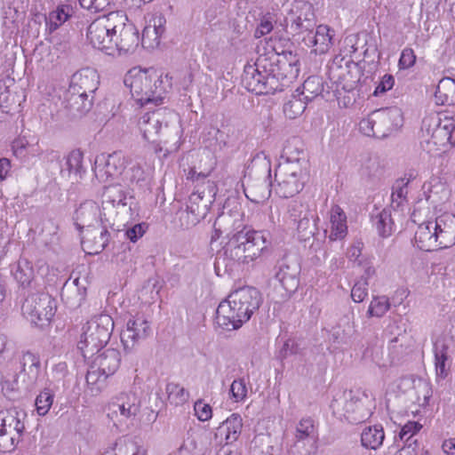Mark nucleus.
Returning <instances> with one entry per match:
<instances>
[{
	"instance_id": "423d86ee",
	"label": "nucleus",
	"mask_w": 455,
	"mask_h": 455,
	"mask_svg": "<svg viewBox=\"0 0 455 455\" xmlns=\"http://www.w3.org/2000/svg\"><path fill=\"white\" fill-rule=\"evenodd\" d=\"M114 330V321L109 315L93 316L82 328L77 347L84 358L98 354L108 342Z\"/></svg>"
},
{
	"instance_id": "7c9ffc66",
	"label": "nucleus",
	"mask_w": 455,
	"mask_h": 455,
	"mask_svg": "<svg viewBox=\"0 0 455 455\" xmlns=\"http://www.w3.org/2000/svg\"><path fill=\"white\" fill-rule=\"evenodd\" d=\"M435 98L437 104L455 105V79L450 77L442 78L437 84Z\"/></svg>"
},
{
	"instance_id": "052dcab7",
	"label": "nucleus",
	"mask_w": 455,
	"mask_h": 455,
	"mask_svg": "<svg viewBox=\"0 0 455 455\" xmlns=\"http://www.w3.org/2000/svg\"><path fill=\"white\" fill-rule=\"evenodd\" d=\"M194 410L200 421H206L212 416V407L204 403L202 400H198L195 403Z\"/></svg>"
},
{
	"instance_id": "338daca9",
	"label": "nucleus",
	"mask_w": 455,
	"mask_h": 455,
	"mask_svg": "<svg viewBox=\"0 0 455 455\" xmlns=\"http://www.w3.org/2000/svg\"><path fill=\"white\" fill-rule=\"evenodd\" d=\"M146 231L144 224H136L133 227L128 228L124 235L129 239L131 242L135 243L139 238H140Z\"/></svg>"
},
{
	"instance_id": "4468645a",
	"label": "nucleus",
	"mask_w": 455,
	"mask_h": 455,
	"mask_svg": "<svg viewBox=\"0 0 455 455\" xmlns=\"http://www.w3.org/2000/svg\"><path fill=\"white\" fill-rule=\"evenodd\" d=\"M211 200L205 198L204 191L193 192L187 203L186 210L180 212V220L181 227L190 228L204 220L209 211Z\"/></svg>"
},
{
	"instance_id": "58836bf2",
	"label": "nucleus",
	"mask_w": 455,
	"mask_h": 455,
	"mask_svg": "<svg viewBox=\"0 0 455 455\" xmlns=\"http://www.w3.org/2000/svg\"><path fill=\"white\" fill-rule=\"evenodd\" d=\"M162 289L160 278L156 275L149 277L140 289V298L147 302H155Z\"/></svg>"
},
{
	"instance_id": "20e7f679",
	"label": "nucleus",
	"mask_w": 455,
	"mask_h": 455,
	"mask_svg": "<svg viewBox=\"0 0 455 455\" xmlns=\"http://www.w3.org/2000/svg\"><path fill=\"white\" fill-rule=\"evenodd\" d=\"M299 10L304 11V18H302V12L292 18L291 24L292 39L299 44L303 43L307 47H315L314 49L315 53L322 54L326 52L332 44L330 28L325 25H320L316 28L315 32L313 33L315 22L312 18L311 5L303 1H296L292 4L290 14H296Z\"/></svg>"
},
{
	"instance_id": "6e6552de",
	"label": "nucleus",
	"mask_w": 455,
	"mask_h": 455,
	"mask_svg": "<svg viewBox=\"0 0 455 455\" xmlns=\"http://www.w3.org/2000/svg\"><path fill=\"white\" fill-rule=\"evenodd\" d=\"M401 125L402 113L399 108H380L362 119L359 123V130L366 136L381 139Z\"/></svg>"
},
{
	"instance_id": "6ab92c4d",
	"label": "nucleus",
	"mask_w": 455,
	"mask_h": 455,
	"mask_svg": "<svg viewBox=\"0 0 455 455\" xmlns=\"http://www.w3.org/2000/svg\"><path fill=\"white\" fill-rule=\"evenodd\" d=\"M99 76L95 69L91 68H83L76 72L72 76L68 90L83 93L84 96L93 97L98 89Z\"/></svg>"
},
{
	"instance_id": "c03bdc74",
	"label": "nucleus",
	"mask_w": 455,
	"mask_h": 455,
	"mask_svg": "<svg viewBox=\"0 0 455 455\" xmlns=\"http://www.w3.org/2000/svg\"><path fill=\"white\" fill-rule=\"evenodd\" d=\"M283 73L275 74L274 70H271V73L267 74V77L264 80V87L266 92L264 94H274L276 92H283Z\"/></svg>"
},
{
	"instance_id": "774afa93",
	"label": "nucleus",
	"mask_w": 455,
	"mask_h": 455,
	"mask_svg": "<svg viewBox=\"0 0 455 455\" xmlns=\"http://www.w3.org/2000/svg\"><path fill=\"white\" fill-rule=\"evenodd\" d=\"M441 193L440 199H446L450 195V191L444 188L443 184L434 185L429 190V195L427 196V200L432 203H436L435 196Z\"/></svg>"
},
{
	"instance_id": "37998d69",
	"label": "nucleus",
	"mask_w": 455,
	"mask_h": 455,
	"mask_svg": "<svg viewBox=\"0 0 455 455\" xmlns=\"http://www.w3.org/2000/svg\"><path fill=\"white\" fill-rule=\"evenodd\" d=\"M153 21L154 25L152 27L148 26L143 30L141 38L142 44H144L147 38H150L153 36V40L156 43V44H159V39L164 32V23L165 22V20L163 17H158L155 18Z\"/></svg>"
},
{
	"instance_id": "0e129e2a",
	"label": "nucleus",
	"mask_w": 455,
	"mask_h": 455,
	"mask_svg": "<svg viewBox=\"0 0 455 455\" xmlns=\"http://www.w3.org/2000/svg\"><path fill=\"white\" fill-rule=\"evenodd\" d=\"M259 187L262 189V192L259 195H256L254 193L253 187L248 188V190H249V193L251 194V196L249 194H247L246 189H244L247 198H249L251 201L257 203V204L264 201L266 198H267L270 196V193H271V190H268L267 187L264 183L260 184Z\"/></svg>"
},
{
	"instance_id": "dca6fc26",
	"label": "nucleus",
	"mask_w": 455,
	"mask_h": 455,
	"mask_svg": "<svg viewBox=\"0 0 455 455\" xmlns=\"http://www.w3.org/2000/svg\"><path fill=\"white\" fill-rule=\"evenodd\" d=\"M398 388L407 395L411 403L426 406L432 395L430 384L422 378L403 377L400 379Z\"/></svg>"
},
{
	"instance_id": "ea45409f",
	"label": "nucleus",
	"mask_w": 455,
	"mask_h": 455,
	"mask_svg": "<svg viewBox=\"0 0 455 455\" xmlns=\"http://www.w3.org/2000/svg\"><path fill=\"white\" fill-rule=\"evenodd\" d=\"M390 308L389 299L386 296H376L373 297L370 303L367 315L369 317H381Z\"/></svg>"
},
{
	"instance_id": "e2e57ef3",
	"label": "nucleus",
	"mask_w": 455,
	"mask_h": 455,
	"mask_svg": "<svg viewBox=\"0 0 455 455\" xmlns=\"http://www.w3.org/2000/svg\"><path fill=\"white\" fill-rule=\"evenodd\" d=\"M416 61V56L414 52L411 48H405L403 50L400 60H399V67L401 68H411Z\"/></svg>"
},
{
	"instance_id": "393cba45",
	"label": "nucleus",
	"mask_w": 455,
	"mask_h": 455,
	"mask_svg": "<svg viewBox=\"0 0 455 455\" xmlns=\"http://www.w3.org/2000/svg\"><path fill=\"white\" fill-rule=\"evenodd\" d=\"M435 228L440 248H449L455 244V215L443 214L436 218Z\"/></svg>"
},
{
	"instance_id": "c756f323",
	"label": "nucleus",
	"mask_w": 455,
	"mask_h": 455,
	"mask_svg": "<svg viewBox=\"0 0 455 455\" xmlns=\"http://www.w3.org/2000/svg\"><path fill=\"white\" fill-rule=\"evenodd\" d=\"M104 455H147L146 451L139 445L138 442L128 435L116 439L110 451Z\"/></svg>"
},
{
	"instance_id": "ddd939ff",
	"label": "nucleus",
	"mask_w": 455,
	"mask_h": 455,
	"mask_svg": "<svg viewBox=\"0 0 455 455\" xmlns=\"http://www.w3.org/2000/svg\"><path fill=\"white\" fill-rule=\"evenodd\" d=\"M427 125V132L431 135V142L438 148L455 146V120L439 114L426 117L423 121Z\"/></svg>"
},
{
	"instance_id": "bf43d9fd",
	"label": "nucleus",
	"mask_w": 455,
	"mask_h": 455,
	"mask_svg": "<svg viewBox=\"0 0 455 455\" xmlns=\"http://www.w3.org/2000/svg\"><path fill=\"white\" fill-rule=\"evenodd\" d=\"M422 426L418 422H408L405 424L399 433V438L402 441L409 442L413 435L421 429Z\"/></svg>"
},
{
	"instance_id": "4c0bfd02",
	"label": "nucleus",
	"mask_w": 455,
	"mask_h": 455,
	"mask_svg": "<svg viewBox=\"0 0 455 455\" xmlns=\"http://www.w3.org/2000/svg\"><path fill=\"white\" fill-rule=\"evenodd\" d=\"M295 224L297 225L299 238L300 240L307 241L316 232V225L312 212L297 219V222Z\"/></svg>"
},
{
	"instance_id": "412c9836",
	"label": "nucleus",
	"mask_w": 455,
	"mask_h": 455,
	"mask_svg": "<svg viewBox=\"0 0 455 455\" xmlns=\"http://www.w3.org/2000/svg\"><path fill=\"white\" fill-rule=\"evenodd\" d=\"M243 428V419L238 413L231 414L224 420L214 433V440L218 444L228 445L239 438Z\"/></svg>"
},
{
	"instance_id": "4be33fe9",
	"label": "nucleus",
	"mask_w": 455,
	"mask_h": 455,
	"mask_svg": "<svg viewBox=\"0 0 455 455\" xmlns=\"http://www.w3.org/2000/svg\"><path fill=\"white\" fill-rule=\"evenodd\" d=\"M26 413L18 408H10L6 411H0V428L9 435L16 436L22 439L25 431L24 419Z\"/></svg>"
},
{
	"instance_id": "b1692460",
	"label": "nucleus",
	"mask_w": 455,
	"mask_h": 455,
	"mask_svg": "<svg viewBox=\"0 0 455 455\" xmlns=\"http://www.w3.org/2000/svg\"><path fill=\"white\" fill-rule=\"evenodd\" d=\"M435 229V221H427L418 227L414 241L419 250L432 251L440 249L438 235Z\"/></svg>"
},
{
	"instance_id": "39448f33",
	"label": "nucleus",
	"mask_w": 455,
	"mask_h": 455,
	"mask_svg": "<svg viewBox=\"0 0 455 455\" xmlns=\"http://www.w3.org/2000/svg\"><path fill=\"white\" fill-rule=\"evenodd\" d=\"M173 114L166 108H157L148 111L140 116L138 126L145 140L156 144L155 151L158 153L163 150L160 144H173V147L166 151L177 149V143L180 139L179 129L176 125L169 124V118Z\"/></svg>"
},
{
	"instance_id": "3c124183",
	"label": "nucleus",
	"mask_w": 455,
	"mask_h": 455,
	"mask_svg": "<svg viewBox=\"0 0 455 455\" xmlns=\"http://www.w3.org/2000/svg\"><path fill=\"white\" fill-rule=\"evenodd\" d=\"M289 218L293 223L297 222V219L308 214L310 212L307 205H304L297 200H292L288 205Z\"/></svg>"
},
{
	"instance_id": "a878e982",
	"label": "nucleus",
	"mask_w": 455,
	"mask_h": 455,
	"mask_svg": "<svg viewBox=\"0 0 455 455\" xmlns=\"http://www.w3.org/2000/svg\"><path fill=\"white\" fill-rule=\"evenodd\" d=\"M84 155L79 149L72 150L66 157L64 163L60 164V174L62 177L68 178L72 182L78 181L85 173V168L83 165Z\"/></svg>"
},
{
	"instance_id": "680f3d73",
	"label": "nucleus",
	"mask_w": 455,
	"mask_h": 455,
	"mask_svg": "<svg viewBox=\"0 0 455 455\" xmlns=\"http://www.w3.org/2000/svg\"><path fill=\"white\" fill-rule=\"evenodd\" d=\"M395 84V78L392 75H385L381 80L378 83L374 92V96H379L391 90Z\"/></svg>"
},
{
	"instance_id": "f3484780",
	"label": "nucleus",
	"mask_w": 455,
	"mask_h": 455,
	"mask_svg": "<svg viewBox=\"0 0 455 455\" xmlns=\"http://www.w3.org/2000/svg\"><path fill=\"white\" fill-rule=\"evenodd\" d=\"M140 398L134 392L119 394L108 405V417L119 415L124 419H133L140 411Z\"/></svg>"
},
{
	"instance_id": "9d476101",
	"label": "nucleus",
	"mask_w": 455,
	"mask_h": 455,
	"mask_svg": "<svg viewBox=\"0 0 455 455\" xmlns=\"http://www.w3.org/2000/svg\"><path fill=\"white\" fill-rule=\"evenodd\" d=\"M115 12L99 17L93 20L87 30L90 44L108 55H114V37L119 19H114Z\"/></svg>"
},
{
	"instance_id": "69168bd1",
	"label": "nucleus",
	"mask_w": 455,
	"mask_h": 455,
	"mask_svg": "<svg viewBox=\"0 0 455 455\" xmlns=\"http://www.w3.org/2000/svg\"><path fill=\"white\" fill-rule=\"evenodd\" d=\"M267 48L270 49L276 56L284 55V43L282 36H272L267 42Z\"/></svg>"
},
{
	"instance_id": "de8ad7c7",
	"label": "nucleus",
	"mask_w": 455,
	"mask_h": 455,
	"mask_svg": "<svg viewBox=\"0 0 455 455\" xmlns=\"http://www.w3.org/2000/svg\"><path fill=\"white\" fill-rule=\"evenodd\" d=\"M231 398L238 403L243 401L247 397V385L243 378L235 379L230 386Z\"/></svg>"
},
{
	"instance_id": "4d7b16f0",
	"label": "nucleus",
	"mask_w": 455,
	"mask_h": 455,
	"mask_svg": "<svg viewBox=\"0 0 455 455\" xmlns=\"http://www.w3.org/2000/svg\"><path fill=\"white\" fill-rule=\"evenodd\" d=\"M306 100L301 98V96H298L297 94H292V99L289 100L288 104L290 108V111L291 115H290V118H294L296 116L300 115L306 109Z\"/></svg>"
},
{
	"instance_id": "9b49d317",
	"label": "nucleus",
	"mask_w": 455,
	"mask_h": 455,
	"mask_svg": "<svg viewBox=\"0 0 455 455\" xmlns=\"http://www.w3.org/2000/svg\"><path fill=\"white\" fill-rule=\"evenodd\" d=\"M330 407L336 417L351 423L362 422L369 416V411L363 407L362 400L352 390L336 393Z\"/></svg>"
},
{
	"instance_id": "49530a36",
	"label": "nucleus",
	"mask_w": 455,
	"mask_h": 455,
	"mask_svg": "<svg viewBox=\"0 0 455 455\" xmlns=\"http://www.w3.org/2000/svg\"><path fill=\"white\" fill-rule=\"evenodd\" d=\"M125 180L131 184H136L139 187L148 185L147 175L143 168L140 165H133L125 173Z\"/></svg>"
},
{
	"instance_id": "bb28decb",
	"label": "nucleus",
	"mask_w": 455,
	"mask_h": 455,
	"mask_svg": "<svg viewBox=\"0 0 455 455\" xmlns=\"http://www.w3.org/2000/svg\"><path fill=\"white\" fill-rule=\"evenodd\" d=\"M121 362V354L117 349L108 348L103 352L98 354L92 363L100 369L104 379L113 375L119 368Z\"/></svg>"
},
{
	"instance_id": "a19ab883",
	"label": "nucleus",
	"mask_w": 455,
	"mask_h": 455,
	"mask_svg": "<svg viewBox=\"0 0 455 455\" xmlns=\"http://www.w3.org/2000/svg\"><path fill=\"white\" fill-rule=\"evenodd\" d=\"M168 400L175 405L183 404L189 397V393L183 387L175 383H169L166 386Z\"/></svg>"
},
{
	"instance_id": "f704fd0d",
	"label": "nucleus",
	"mask_w": 455,
	"mask_h": 455,
	"mask_svg": "<svg viewBox=\"0 0 455 455\" xmlns=\"http://www.w3.org/2000/svg\"><path fill=\"white\" fill-rule=\"evenodd\" d=\"M384 438L383 427L379 425L364 428L361 435L362 444L372 450L379 448L382 444Z\"/></svg>"
},
{
	"instance_id": "a18cd8bd",
	"label": "nucleus",
	"mask_w": 455,
	"mask_h": 455,
	"mask_svg": "<svg viewBox=\"0 0 455 455\" xmlns=\"http://www.w3.org/2000/svg\"><path fill=\"white\" fill-rule=\"evenodd\" d=\"M54 395L50 389L45 388L36 398V411L40 416H44L49 411Z\"/></svg>"
},
{
	"instance_id": "cd10ccee",
	"label": "nucleus",
	"mask_w": 455,
	"mask_h": 455,
	"mask_svg": "<svg viewBox=\"0 0 455 455\" xmlns=\"http://www.w3.org/2000/svg\"><path fill=\"white\" fill-rule=\"evenodd\" d=\"M65 107L74 116L85 115L92 107L93 97L68 90L64 96Z\"/></svg>"
},
{
	"instance_id": "1a4fd4ad",
	"label": "nucleus",
	"mask_w": 455,
	"mask_h": 455,
	"mask_svg": "<svg viewBox=\"0 0 455 455\" xmlns=\"http://www.w3.org/2000/svg\"><path fill=\"white\" fill-rule=\"evenodd\" d=\"M32 291L28 293L21 306V310L32 323L43 327L47 325L56 310V302L47 293Z\"/></svg>"
},
{
	"instance_id": "473e14b6",
	"label": "nucleus",
	"mask_w": 455,
	"mask_h": 455,
	"mask_svg": "<svg viewBox=\"0 0 455 455\" xmlns=\"http://www.w3.org/2000/svg\"><path fill=\"white\" fill-rule=\"evenodd\" d=\"M295 439L300 442L306 439H315L318 435L317 425L311 417L302 418L295 426Z\"/></svg>"
},
{
	"instance_id": "79ce46f5",
	"label": "nucleus",
	"mask_w": 455,
	"mask_h": 455,
	"mask_svg": "<svg viewBox=\"0 0 455 455\" xmlns=\"http://www.w3.org/2000/svg\"><path fill=\"white\" fill-rule=\"evenodd\" d=\"M71 8L69 5L59 6L55 11L49 14V29L53 31L57 29L62 23H64L69 18V11Z\"/></svg>"
},
{
	"instance_id": "f257e3e1",
	"label": "nucleus",
	"mask_w": 455,
	"mask_h": 455,
	"mask_svg": "<svg viewBox=\"0 0 455 455\" xmlns=\"http://www.w3.org/2000/svg\"><path fill=\"white\" fill-rule=\"evenodd\" d=\"M102 211L96 202L86 200L80 204L75 211L74 220L77 229L91 228L100 218L102 224L115 225L116 219L128 222L139 216L138 202L130 188L120 184H113L104 188L102 193Z\"/></svg>"
},
{
	"instance_id": "864d4df0",
	"label": "nucleus",
	"mask_w": 455,
	"mask_h": 455,
	"mask_svg": "<svg viewBox=\"0 0 455 455\" xmlns=\"http://www.w3.org/2000/svg\"><path fill=\"white\" fill-rule=\"evenodd\" d=\"M109 232L108 231L107 225L102 227L98 236H94L92 250L91 253L97 254L101 252L108 245L109 241Z\"/></svg>"
},
{
	"instance_id": "aec40b11",
	"label": "nucleus",
	"mask_w": 455,
	"mask_h": 455,
	"mask_svg": "<svg viewBox=\"0 0 455 455\" xmlns=\"http://www.w3.org/2000/svg\"><path fill=\"white\" fill-rule=\"evenodd\" d=\"M150 331V323L146 319L142 317L130 319L121 335L124 349H132L136 342L148 337Z\"/></svg>"
},
{
	"instance_id": "72a5a7b5",
	"label": "nucleus",
	"mask_w": 455,
	"mask_h": 455,
	"mask_svg": "<svg viewBox=\"0 0 455 455\" xmlns=\"http://www.w3.org/2000/svg\"><path fill=\"white\" fill-rule=\"evenodd\" d=\"M21 371H26L28 367V375L29 379L28 386H33L40 373V359L29 351L24 353L20 359Z\"/></svg>"
},
{
	"instance_id": "8fccbe9b",
	"label": "nucleus",
	"mask_w": 455,
	"mask_h": 455,
	"mask_svg": "<svg viewBox=\"0 0 455 455\" xmlns=\"http://www.w3.org/2000/svg\"><path fill=\"white\" fill-rule=\"evenodd\" d=\"M86 383L89 387H91L92 392L100 391L101 388L100 383L104 382L106 379H104V376L101 375V371H100V369L92 363V366L91 369L87 371L86 377Z\"/></svg>"
},
{
	"instance_id": "5701e85b",
	"label": "nucleus",
	"mask_w": 455,
	"mask_h": 455,
	"mask_svg": "<svg viewBox=\"0 0 455 455\" xmlns=\"http://www.w3.org/2000/svg\"><path fill=\"white\" fill-rule=\"evenodd\" d=\"M286 176L294 179L293 186L290 188V195L299 193L308 179L307 163L305 158L298 157L291 161L286 157Z\"/></svg>"
},
{
	"instance_id": "13d9d810",
	"label": "nucleus",
	"mask_w": 455,
	"mask_h": 455,
	"mask_svg": "<svg viewBox=\"0 0 455 455\" xmlns=\"http://www.w3.org/2000/svg\"><path fill=\"white\" fill-rule=\"evenodd\" d=\"M408 195V185L404 180H397L393 187L392 199L398 204L405 200Z\"/></svg>"
},
{
	"instance_id": "6e6d98bb",
	"label": "nucleus",
	"mask_w": 455,
	"mask_h": 455,
	"mask_svg": "<svg viewBox=\"0 0 455 455\" xmlns=\"http://www.w3.org/2000/svg\"><path fill=\"white\" fill-rule=\"evenodd\" d=\"M114 0H79L80 5L93 12L106 10Z\"/></svg>"
},
{
	"instance_id": "09e8293b",
	"label": "nucleus",
	"mask_w": 455,
	"mask_h": 455,
	"mask_svg": "<svg viewBox=\"0 0 455 455\" xmlns=\"http://www.w3.org/2000/svg\"><path fill=\"white\" fill-rule=\"evenodd\" d=\"M286 61L289 62V68H286V79L290 83L297 80L300 73V60L296 55H292L291 52L286 53Z\"/></svg>"
},
{
	"instance_id": "a211bd4d",
	"label": "nucleus",
	"mask_w": 455,
	"mask_h": 455,
	"mask_svg": "<svg viewBox=\"0 0 455 455\" xmlns=\"http://www.w3.org/2000/svg\"><path fill=\"white\" fill-rule=\"evenodd\" d=\"M12 273L19 283L20 289L24 292L37 291L41 288L39 278L36 276L32 263L26 259H20L12 266Z\"/></svg>"
},
{
	"instance_id": "e433bc0d",
	"label": "nucleus",
	"mask_w": 455,
	"mask_h": 455,
	"mask_svg": "<svg viewBox=\"0 0 455 455\" xmlns=\"http://www.w3.org/2000/svg\"><path fill=\"white\" fill-rule=\"evenodd\" d=\"M371 221L380 236L387 237L391 235L393 220L390 210L383 209L376 214H372Z\"/></svg>"
},
{
	"instance_id": "0eeeda50",
	"label": "nucleus",
	"mask_w": 455,
	"mask_h": 455,
	"mask_svg": "<svg viewBox=\"0 0 455 455\" xmlns=\"http://www.w3.org/2000/svg\"><path fill=\"white\" fill-rule=\"evenodd\" d=\"M124 84L130 88L132 98L141 106L163 103L162 80L155 71H140L133 76L126 77Z\"/></svg>"
},
{
	"instance_id": "c9c22d12",
	"label": "nucleus",
	"mask_w": 455,
	"mask_h": 455,
	"mask_svg": "<svg viewBox=\"0 0 455 455\" xmlns=\"http://www.w3.org/2000/svg\"><path fill=\"white\" fill-rule=\"evenodd\" d=\"M302 89V92H299V88L296 90L298 96H303L306 100H313L323 91V78L318 76H309L304 81Z\"/></svg>"
},
{
	"instance_id": "2f4dec72",
	"label": "nucleus",
	"mask_w": 455,
	"mask_h": 455,
	"mask_svg": "<svg viewBox=\"0 0 455 455\" xmlns=\"http://www.w3.org/2000/svg\"><path fill=\"white\" fill-rule=\"evenodd\" d=\"M346 219V215L340 207L335 206L332 208L331 214V230L330 234L331 240L340 239L346 235L347 229Z\"/></svg>"
},
{
	"instance_id": "5fc2aeb1",
	"label": "nucleus",
	"mask_w": 455,
	"mask_h": 455,
	"mask_svg": "<svg viewBox=\"0 0 455 455\" xmlns=\"http://www.w3.org/2000/svg\"><path fill=\"white\" fill-rule=\"evenodd\" d=\"M368 282L366 280L357 281L351 290V298L355 303H360L368 295Z\"/></svg>"
},
{
	"instance_id": "f8f14e48",
	"label": "nucleus",
	"mask_w": 455,
	"mask_h": 455,
	"mask_svg": "<svg viewBox=\"0 0 455 455\" xmlns=\"http://www.w3.org/2000/svg\"><path fill=\"white\" fill-rule=\"evenodd\" d=\"M114 19H119L114 37V54L132 53L140 44V33L135 25L131 22L122 11H116Z\"/></svg>"
},
{
	"instance_id": "603ef678",
	"label": "nucleus",
	"mask_w": 455,
	"mask_h": 455,
	"mask_svg": "<svg viewBox=\"0 0 455 455\" xmlns=\"http://www.w3.org/2000/svg\"><path fill=\"white\" fill-rule=\"evenodd\" d=\"M20 438L9 435L7 432L2 431L0 428V451L6 453L12 451L17 444L20 442Z\"/></svg>"
},
{
	"instance_id": "c85d7f7f",
	"label": "nucleus",
	"mask_w": 455,
	"mask_h": 455,
	"mask_svg": "<svg viewBox=\"0 0 455 455\" xmlns=\"http://www.w3.org/2000/svg\"><path fill=\"white\" fill-rule=\"evenodd\" d=\"M266 77L267 75L262 74L259 70L257 64L246 65L244 67L242 81L249 92L257 95H262L266 92V91H264V80Z\"/></svg>"
},
{
	"instance_id": "f03ea898",
	"label": "nucleus",
	"mask_w": 455,
	"mask_h": 455,
	"mask_svg": "<svg viewBox=\"0 0 455 455\" xmlns=\"http://www.w3.org/2000/svg\"><path fill=\"white\" fill-rule=\"evenodd\" d=\"M267 248L263 232L243 227L228 235L225 245L217 252L214 268L219 276L231 275L242 265L258 259Z\"/></svg>"
},
{
	"instance_id": "2eb2a0df",
	"label": "nucleus",
	"mask_w": 455,
	"mask_h": 455,
	"mask_svg": "<svg viewBox=\"0 0 455 455\" xmlns=\"http://www.w3.org/2000/svg\"><path fill=\"white\" fill-rule=\"evenodd\" d=\"M126 167V159L121 151L109 155L101 154L95 158L94 173L101 181H108L109 178L120 176Z\"/></svg>"
},
{
	"instance_id": "7ed1b4c3",
	"label": "nucleus",
	"mask_w": 455,
	"mask_h": 455,
	"mask_svg": "<svg viewBox=\"0 0 455 455\" xmlns=\"http://www.w3.org/2000/svg\"><path fill=\"white\" fill-rule=\"evenodd\" d=\"M261 302V294L256 288L243 286L236 289L219 304L216 323L227 331L237 330L250 320Z\"/></svg>"
}]
</instances>
